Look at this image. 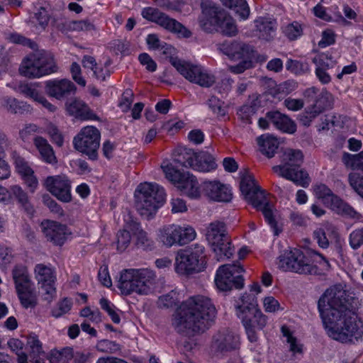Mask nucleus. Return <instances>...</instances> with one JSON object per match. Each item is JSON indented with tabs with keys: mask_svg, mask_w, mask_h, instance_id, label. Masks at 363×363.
I'll use <instances>...</instances> for the list:
<instances>
[{
	"mask_svg": "<svg viewBox=\"0 0 363 363\" xmlns=\"http://www.w3.org/2000/svg\"><path fill=\"white\" fill-rule=\"evenodd\" d=\"M341 285L327 289L318 301V308L329 337L352 343L363 335V323L357 320L356 308Z\"/></svg>",
	"mask_w": 363,
	"mask_h": 363,
	"instance_id": "nucleus-1",
	"label": "nucleus"
},
{
	"mask_svg": "<svg viewBox=\"0 0 363 363\" xmlns=\"http://www.w3.org/2000/svg\"><path fill=\"white\" fill-rule=\"evenodd\" d=\"M216 314L217 310L210 298L203 295L192 296L177 308L172 324L178 333L191 337L208 330Z\"/></svg>",
	"mask_w": 363,
	"mask_h": 363,
	"instance_id": "nucleus-2",
	"label": "nucleus"
},
{
	"mask_svg": "<svg viewBox=\"0 0 363 363\" xmlns=\"http://www.w3.org/2000/svg\"><path fill=\"white\" fill-rule=\"evenodd\" d=\"M201 15L199 18L201 28L207 33L217 31L224 35L234 36L238 33L235 20L223 9L211 1L201 4Z\"/></svg>",
	"mask_w": 363,
	"mask_h": 363,
	"instance_id": "nucleus-3",
	"label": "nucleus"
},
{
	"mask_svg": "<svg viewBox=\"0 0 363 363\" xmlns=\"http://www.w3.org/2000/svg\"><path fill=\"white\" fill-rule=\"evenodd\" d=\"M240 302L235 306L237 315L242 321L248 340L256 342L258 340L257 331L266 326L267 318L257 308L255 296L245 294L240 297Z\"/></svg>",
	"mask_w": 363,
	"mask_h": 363,
	"instance_id": "nucleus-4",
	"label": "nucleus"
},
{
	"mask_svg": "<svg viewBox=\"0 0 363 363\" xmlns=\"http://www.w3.org/2000/svg\"><path fill=\"white\" fill-rule=\"evenodd\" d=\"M240 189L245 199L251 203L257 210L261 211L265 220L271 226L275 235H279L277 222L274 218L273 211L268 201H267L264 192L259 185L252 175L245 174L242 176Z\"/></svg>",
	"mask_w": 363,
	"mask_h": 363,
	"instance_id": "nucleus-5",
	"label": "nucleus"
},
{
	"mask_svg": "<svg viewBox=\"0 0 363 363\" xmlns=\"http://www.w3.org/2000/svg\"><path fill=\"white\" fill-rule=\"evenodd\" d=\"M135 207L147 220L152 218L165 199L164 189L156 183L140 184L135 190Z\"/></svg>",
	"mask_w": 363,
	"mask_h": 363,
	"instance_id": "nucleus-6",
	"label": "nucleus"
},
{
	"mask_svg": "<svg viewBox=\"0 0 363 363\" xmlns=\"http://www.w3.org/2000/svg\"><path fill=\"white\" fill-rule=\"evenodd\" d=\"M303 161V155L301 150L288 149L282 155V164L273 167L272 169L280 177L306 188L309 186L311 179L306 171L299 169Z\"/></svg>",
	"mask_w": 363,
	"mask_h": 363,
	"instance_id": "nucleus-7",
	"label": "nucleus"
},
{
	"mask_svg": "<svg viewBox=\"0 0 363 363\" xmlns=\"http://www.w3.org/2000/svg\"><path fill=\"white\" fill-rule=\"evenodd\" d=\"M57 66L52 53L40 50L29 55L19 68L20 73L29 78H38L55 73Z\"/></svg>",
	"mask_w": 363,
	"mask_h": 363,
	"instance_id": "nucleus-8",
	"label": "nucleus"
},
{
	"mask_svg": "<svg viewBox=\"0 0 363 363\" xmlns=\"http://www.w3.org/2000/svg\"><path fill=\"white\" fill-rule=\"evenodd\" d=\"M204 247L192 245L177 252L175 259V271L182 275L199 273L206 268Z\"/></svg>",
	"mask_w": 363,
	"mask_h": 363,
	"instance_id": "nucleus-9",
	"label": "nucleus"
},
{
	"mask_svg": "<svg viewBox=\"0 0 363 363\" xmlns=\"http://www.w3.org/2000/svg\"><path fill=\"white\" fill-rule=\"evenodd\" d=\"M206 237L218 261H224L233 255L234 247H232L223 223H211L207 228Z\"/></svg>",
	"mask_w": 363,
	"mask_h": 363,
	"instance_id": "nucleus-10",
	"label": "nucleus"
},
{
	"mask_svg": "<svg viewBox=\"0 0 363 363\" xmlns=\"http://www.w3.org/2000/svg\"><path fill=\"white\" fill-rule=\"evenodd\" d=\"M174 162L182 167L203 172H210L217 167L214 157L209 152H196L187 147H182L177 150Z\"/></svg>",
	"mask_w": 363,
	"mask_h": 363,
	"instance_id": "nucleus-11",
	"label": "nucleus"
},
{
	"mask_svg": "<svg viewBox=\"0 0 363 363\" xmlns=\"http://www.w3.org/2000/svg\"><path fill=\"white\" fill-rule=\"evenodd\" d=\"M279 267L300 274H315L317 267L311 264L303 252L296 248L286 250L279 257Z\"/></svg>",
	"mask_w": 363,
	"mask_h": 363,
	"instance_id": "nucleus-12",
	"label": "nucleus"
},
{
	"mask_svg": "<svg viewBox=\"0 0 363 363\" xmlns=\"http://www.w3.org/2000/svg\"><path fill=\"white\" fill-rule=\"evenodd\" d=\"M101 133L94 126L88 125L81 129L73 139L75 150L88 156L90 160L98 159Z\"/></svg>",
	"mask_w": 363,
	"mask_h": 363,
	"instance_id": "nucleus-13",
	"label": "nucleus"
},
{
	"mask_svg": "<svg viewBox=\"0 0 363 363\" xmlns=\"http://www.w3.org/2000/svg\"><path fill=\"white\" fill-rule=\"evenodd\" d=\"M244 272L240 264H223L220 266L216 274L215 283L217 288L222 291H228L233 288L241 289L244 286V279L240 274Z\"/></svg>",
	"mask_w": 363,
	"mask_h": 363,
	"instance_id": "nucleus-14",
	"label": "nucleus"
},
{
	"mask_svg": "<svg viewBox=\"0 0 363 363\" xmlns=\"http://www.w3.org/2000/svg\"><path fill=\"white\" fill-rule=\"evenodd\" d=\"M171 64L187 80L203 87H210L216 82L215 77L200 66L194 65L178 58L171 57Z\"/></svg>",
	"mask_w": 363,
	"mask_h": 363,
	"instance_id": "nucleus-15",
	"label": "nucleus"
},
{
	"mask_svg": "<svg viewBox=\"0 0 363 363\" xmlns=\"http://www.w3.org/2000/svg\"><path fill=\"white\" fill-rule=\"evenodd\" d=\"M195 237L196 232L193 228L174 224L160 228L158 234L160 241L167 247L186 245L193 240Z\"/></svg>",
	"mask_w": 363,
	"mask_h": 363,
	"instance_id": "nucleus-16",
	"label": "nucleus"
},
{
	"mask_svg": "<svg viewBox=\"0 0 363 363\" xmlns=\"http://www.w3.org/2000/svg\"><path fill=\"white\" fill-rule=\"evenodd\" d=\"M166 177L171 182L178 184V188L182 193L191 199L200 197L201 191L196 177L189 172H182L172 165L164 167Z\"/></svg>",
	"mask_w": 363,
	"mask_h": 363,
	"instance_id": "nucleus-17",
	"label": "nucleus"
},
{
	"mask_svg": "<svg viewBox=\"0 0 363 363\" xmlns=\"http://www.w3.org/2000/svg\"><path fill=\"white\" fill-rule=\"evenodd\" d=\"M142 16L144 18L155 22L171 32L177 33L179 36L189 38L191 31L175 19L169 18L167 14L162 13L159 9L147 7L143 9Z\"/></svg>",
	"mask_w": 363,
	"mask_h": 363,
	"instance_id": "nucleus-18",
	"label": "nucleus"
},
{
	"mask_svg": "<svg viewBox=\"0 0 363 363\" xmlns=\"http://www.w3.org/2000/svg\"><path fill=\"white\" fill-rule=\"evenodd\" d=\"M45 186L60 201L62 202H69L71 201V185L69 181L65 177H48L45 181Z\"/></svg>",
	"mask_w": 363,
	"mask_h": 363,
	"instance_id": "nucleus-19",
	"label": "nucleus"
},
{
	"mask_svg": "<svg viewBox=\"0 0 363 363\" xmlns=\"http://www.w3.org/2000/svg\"><path fill=\"white\" fill-rule=\"evenodd\" d=\"M42 232L48 241L56 245H62L71 232L67 225L57 221L46 220L41 223Z\"/></svg>",
	"mask_w": 363,
	"mask_h": 363,
	"instance_id": "nucleus-20",
	"label": "nucleus"
},
{
	"mask_svg": "<svg viewBox=\"0 0 363 363\" xmlns=\"http://www.w3.org/2000/svg\"><path fill=\"white\" fill-rule=\"evenodd\" d=\"M76 89L74 84L67 79L48 80L45 86V93L58 100L74 94Z\"/></svg>",
	"mask_w": 363,
	"mask_h": 363,
	"instance_id": "nucleus-21",
	"label": "nucleus"
},
{
	"mask_svg": "<svg viewBox=\"0 0 363 363\" xmlns=\"http://www.w3.org/2000/svg\"><path fill=\"white\" fill-rule=\"evenodd\" d=\"M219 50L232 60L250 58L253 52L252 47L236 40H226L219 45Z\"/></svg>",
	"mask_w": 363,
	"mask_h": 363,
	"instance_id": "nucleus-22",
	"label": "nucleus"
},
{
	"mask_svg": "<svg viewBox=\"0 0 363 363\" xmlns=\"http://www.w3.org/2000/svg\"><path fill=\"white\" fill-rule=\"evenodd\" d=\"M201 186L204 195L211 200L218 202H228L232 199L230 189L219 182L206 181Z\"/></svg>",
	"mask_w": 363,
	"mask_h": 363,
	"instance_id": "nucleus-23",
	"label": "nucleus"
},
{
	"mask_svg": "<svg viewBox=\"0 0 363 363\" xmlns=\"http://www.w3.org/2000/svg\"><path fill=\"white\" fill-rule=\"evenodd\" d=\"M312 62L316 66L315 73L319 82L323 84L330 83L331 77L328 71L334 67L336 60L329 53L322 52L314 57Z\"/></svg>",
	"mask_w": 363,
	"mask_h": 363,
	"instance_id": "nucleus-24",
	"label": "nucleus"
},
{
	"mask_svg": "<svg viewBox=\"0 0 363 363\" xmlns=\"http://www.w3.org/2000/svg\"><path fill=\"white\" fill-rule=\"evenodd\" d=\"M137 289L136 294L139 295H147L152 293L156 284V274L149 269H136Z\"/></svg>",
	"mask_w": 363,
	"mask_h": 363,
	"instance_id": "nucleus-25",
	"label": "nucleus"
},
{
	"mask_svg": "<svg viewBox=\"0 0 363 363\" xmlns=\"http://www.w3.org/2000/svg\"><path fill=\"white\" fill-rule=\"evenodd\" d=\"M66 108L69 115L81 120H99V117L83 101L74 99L66 103Z\"/></svg>",
	"mask_w": 363,
	"mask_h": 363,
	"instance_id": "nucleus-26",
	"label": "nucleus"
},
{
	"mask_svg": "<svg viewBox=\"0 0 363 363\" xmlns=\"http://www.w3.org/2000/svg\"><path fill=\"white\" fill-rule=\"evenodd\" d=\"M214 346L221 352H230L239 348V336L230 331L219 333L214 337Z\"/></svg>",
	"mask_w": 363,
	"mask_h": 363,
	"instance_id": "nucleus-27",
	"label": "nucleus"
},
{
	"mask_svg": "<svg viewBox=\"0 0 363 363\" xmlns=\"http://www.w3.org/2000/svg\"><path fill=\"white\" fill-rule=\"evenodd\" d=\"M267 117L277 129L282 132L292 134L296 130L295 123L286 115L278 111L267 112Z\"/></svg>",
	"mask_w": 363,
	"mask_h": 363,
	"instance_id": "nucleus-28",
	"label": "nucleus"
},
{
	"mask_svg": "<svg viewBox=\"0 0 363 363\" xmlns=\"http://www.w3.org/2000/svg\"><path fill=\"white\" fill-rule=\"evenodd\" d=\"M136 269H124L121 273L118 287L123 295H130L136 293L137 274Z\"/></svg>",
	"mask_w": 363,
	"mask_h": 363,
	"instance_id": "nucleus-29",
	"label": "nucleus"
},
{
	"mask_svg": "<svg viewBox=\"0 0 363 363\" xmlns=\"http://www.w3.org/2000/svg\"><path fill=\"white\" fill-rule=\"evenodd\" d=\"M10 192L11 195L16 201L21 210L30 216L34 214V206L31 203L28 194L20 186H11L10 187Z\"/></svg>",
	"mask_w": 363,
	"mask_h": 363,
	"instance_id": "nucleus-30",
	"label": "nucleus"
},
{
	"mask_svg": "<svg viewBox=\"0 0 363 363\" xmlns=\"http://www.w3.org/2000/svg\"><path fill=\"white\" fill-rule=\"evenodd\" d=\"M325 204L330 206L333 211L337 213L349 216L352 218H360L359 213L335 194L329 198L328 202H325Z\"/></svg>",
	"mask_w": 363,
	"mask_h": 363,
	"instance_id": "nucleus-31",
	"label": "nucleus"
},
{
	"mask_svg": "<svg viewBox=\"0 0 363 363\" xmlns=\"http://www.w3.org/2000/svg\"><path fill=\"white\" fill-rule=\"evenodd\" d=\"M257 142L259 151L268 158L274 156L279 146L277 138L268 133L259 136L257 138Z\"/></svg>",
	"mask_w": 363,
	"mask_h": 363,
	"instance_id": "nucleus-32",
	"label": "nucleus"
},
{
	"mask_svg": "<svg viewBox=\"0 0 363 363\" xmlns=\"http://www.w3.org/2000/svg\"><path fill=\"white\" fill-rule=\"evenodd\" d=\"M256 30L260 39L270 41L274 38L276 30V22L266 18L259 17L255 21Z\"/></svg>",
	"mask_w": 363,
	"mask_h": 363,
	"instance_id": "nucleus-33",
	"label": "nucleus"
},
{
	"mask_svg": "<svg viewBox=\"0 0 363 363\" xmlns=\"http://www.w3.org/2000/svg\"><path fill=\"white\" fill-rule=\"evenodd\" d=\"M12 277L16 291L33 286L27 268L23 265H16L12 270Z\"/></svg>",
	"mask_w": 363,
	"mask_h": 363,
	"instance_id": "nucleus-34",
	"label": "nucleus"
},
{
	"mask_svg": "<svg viewBox=\"0 0 363 363\" xmlns=\"http://www.w3.org/2000/svg\"><path fill=\"white\" fill-rule=\"evenodd\" d=\"M223 5L237 14L240 19L246 20L250 16V7L246 0H222Z\"/></svg>",
	"mask_w": 363,
	"mask_h": 363,
	"instance_id": "nucleus-35",
	"label": "nucleus"
},
{
	"mask_svg": "<svg viewBox=\"0 0 363 363\" xmlns=\"http://www.w3.org/2000/svg\"><path fill=\"white\" fill-rule=\"evenodd\" d=\"M34 144L45 162L50 164L56 162V157L52 147L50 144H48L47 140L43 137L38 136L35 138Z\"/></svg>",
	"mask_w": 363,
	"mask_h": 363,
	"instance_id": "nucleus-36",
	"label": "nucleus"
},
{
	"mask_svg": "<svg viewBox=\"0 0 363 363\" xmlns=\"http://www.w3.org/2000/svg\"><path fill=\"white\" fill-rule=\"evenodd\" d=\"M18 297L23 308H33L38 304V298L35 289L33 286L26 289L16 291Z\"/></svg>",
	"mask_w": 363,
	"mask_h": 363,
	"instance_id": "nucleus-37",
	"label": "nucleus"
},
{
	"mask_svg": "<svg viewBox=\"0 0 363 363\" xmlns=\"http://www.w3.org/2000/svg\"><path fill=\"white\" fill-rule=\"evenodd\" d=\"M2 106L9 113L17 114L28 111L29 105L23 101H19L15 98L5 96L2 99Z\"/></svg>",
	"mask_w": 363,
	"mask_h": 363,
	"instance_id": "nucleus-38",
	"label": "nucleus"
},
{
	"mask_svg": "<svg viewBox=\"0 0 363 363\" xmlns=\"http://www.w3.org/2000/svg\"><path fill=\"white\" fill-rule=\"evenodd\" d=\"M35 273L38 285L45 283L55 282L56 278L54 275L53 270L43 264H38L35 266Z\"/></svg>",
	"mask_w": 363,
	"mask_h": 363,
	"instance_id": "nucleus-39",
	"label": "nucleus"
},
{
	"mask_svg": "<svg viewBox=\"0 0 363 363\" xmlns=\"http://www.w3.org/2000/svg\"><path fill=\"white\" fill-rule=\"evenodd\" d=\"M331 106V94L326 90L323 91L314 101V103L310 106L314 113L318 115L327 108Z\"/></svg>",
	"mask_w": 363,
	"mask_h": 363,
	"instance_id": "nucleus-40",
	"label": "nucleus"
},
{
	"mask_svg": "<svg viewBox=\"0 0 363 363\" xmlns=\"http://www.w3.org/2000/svg\"><path fill=\"white\" fill-rule=\"evenodd\" d=\"M18 172L22 175L24 182L30 189V191L33 193L38 185V179L34 175V172L27 165L18 167Z\"/></svg>",
	"mask_w": 363,
	"mask_h": 363,
	"instance_id": "nucleus-41",
	"label": "nucleus"
},
{
	"mask_svg": "<svg viewBox=\"0 0 363 363\" xmlns=\"http://www.w3.org/2000/svg\"><path fill=\"white\" fill-rule=\"evenodd\" d=\"M343 161L346 166L352 169L361 170L363 172V150L356 155L345 153Z\"/></svg>",
	"mask_w": 363,
	"mask_h": 363,
	"instance_id": "nucleus-42",
	"label": "nucleus"
},
{
	"mask_svg": "<svg viewBox=\"0 0 363 363\" xmlns=\"http://www.w3.org/2000/svg\"><path fill=\"white\" fill-rule=\"evenodd\" d=\"M27 345L29 347V357L37 358V357L45 356L42 344L35 335H30L27 339Z\"/></svg>",
	"mask_w": 363,
	"mask_h": 363,
	"instance_id": "nucleus-43",
	"label": "nucleus"
},
{
	"mask_svg": "<svg viewBox=\"0 0 363 363\" xmlns=\"http://www.w3.org/2000/svg\"><path fill=\"white\" fill-rule=\"evenodd\" d=\"M286 69L295 74H303L308 72L310 70L308 62L291 59L287 60Z\"/></svg>",
	"mask_w": 363,
	"mask_h": 363,
	"instance_id": "nucleus-44",
	"label": "nucleus"
},
{
	"mask_svg": "<svg viewBox=\"0 0 363 363\" xmlns=\"http://www.w3.org/2000/svg\"><path fill=\"white\" fill-rule=\"evenodd\" d=\"M282 29L284 35L290 40L297 39L303 33L301 25L297 21L287 24Z\"/></svg>",
	"mask_w": 363,
	"mask_h": 363,
	"instance_id": "nucleus-45",
	"label": "nucleus"
},
{
	"mask_svg": "<svg viewBox=\"0 0 363 363\" xmlns=\"http://www.w3.org/2000/svg\"><path fill=\"white\" fill-rule=\"evenodd\" d=\"M348 182L352 189L363 199V175L351 172L348 174Z\"/></svg>",
	"mask_w": 363,
	"mask_h": 363,
	"instance_id": "nucleus-46",
	"label": "nucleus"
},
{
	"mask_svg": "<svg viewBox=\"0 0 363 363\" xmlns=\"http://www.w3.org/2000/svg\"><path fill=\"white\" fill-rule=\"evenodd\" d=\"M207 105L213 113L218 116H225L227 113V107L224 106V102L218 98L212 96L207 101Z\"/></svg>",
	"mask_w": 363,
	"mask_h": 363,
	"instance_id": "nucleus-47",
	"label": "nucleus"
},
{
	"mask_svg": "<svg viewBox=\"0 0 363 363\" xmlns=\"http://www.w3.org/2000/svg\"><path fill=\"white\" fill-rule=\"evenodd\" d=\"M36 84H21L18 86V91L25 96L37 101L41 94L36 89Z\"/></svg>",
	"mask_w": 363,
	"mask_h": 363,
	"instance_id": "nucleus-48",
	"label": "nucleus"
},
{
	"mask_svg": "<svg viewBox=\"0 0 363 363\" xmlns=\"http://www.w3.org/2000/svg\"><path fill=\"white\" fill-rule=\"evenodd\" d=\"M257 111L255 105L245 104L242 106L238 111V117L246 123H251V117Z\"/></svg>",
	"mask_w": 363,
	"mask_h": 363,
	"instance_id": "nucleus-49",
	"label": "nucleus"
},
{
	"mask_svg": "<svg viewBox=\"0 0 363 363\" xmlns=\"http://www.w3.org/2000/svg\"><path fill=\"white\" fill-rule=\"evenodd\" d=\"M96 347L99 351L107 353H114L121 350V347L118 343L108 340L98 341Z\"/></svg>",
	"mask_w": 363,
	"mask_h": 363,
	"instance_id": "nucleus-50",
	"label": "nucleus"
},
{
	"mask_svg": "<svg viewBox=\"0 0 363 363\" xmlns=\"http://www.w3.org/2000/svg\"><path fill=\"white\" fill-rule=\"evenodd\" d=\"M131 236L126 229L121 230L117 233V250L123 252L130 243Z\"/></svg>",
	"mask_w": 363,
	"mask_h": 363,
	"instance_id": "nucleus-51",
	"label": "nucleus"
},
{
	"mask_svg": "<svg viewBox=\"0 0 363 363\" xmlns=\"http://www.w3.org/2000/svg\"><path fill=\"white\" fill-rule=\"evenodd\" d=\"M349 244L353 250L363 245V227L354 230L349 236Z\"/></svg>",
	"mask_w": 363,
	"mask_h": 363,
	"instance_id": "nucleus-52",
	"label": "nucleus"
},
{
	"mask_svg": "<svg viewBox=\"0 0 363 363\" xmlns=\"http://www.w3.org/2000/svg\"><path fill=\"white\" fill-rule=\"evenodd\" d=\"M72 303L70 299L65 298L59 302L57 307L52 311V315L55 318H60L64 314L68 313L72 308Z\"/></svg>",
	"mask_w": 363,
	"mask_h": 363,
	"instance_id": "nucleus-53",
	"label": "nucleus"
},
{
	"mask_svg": "<svg viewBox=\"0 0 363 363\" xmlns=\"http://www.w3.org/2000/svg\"><path fill=\"white\" fill-rule=\"evenodd\" d=\"M70 357L69 350L65 349L62 351H52L49 359L50 363H67Z\"/></svg>",
	"mask_w": 363,
	"mask_h": 363,
	"instance_id": "nucleus-54",
	"label": "nucleus"
},
{
	"mask_svg": "<svg viewBox=\"0 0 363 363\" xmlns=\"http://www.w3.org/2000/svg\"><path fill=\"white\" fill-rule=\"evenodd\" d=\"M184 4L182 0H157V6L167 11H181Z\"/></svg>",
	"mask_w": 363,
	"mask_h": 363,
	"instance_id": "nucleus-55",
	"label": "nucleus"
},
{
	"mask_svg": "<svg viewBox=\"0 0 363 363\" xmlns=\"http://www.w3.org/2000/svg\"><path fill=\"white\" fill-rule=\"evenodd\" d=\"M50 16L48 12L44 7H40L38 11L34 13V16L32 17L33 21L38 22V25L43 28L45 29L48 24Z\"/></svg>",
	"mask_w": 363,
	"mask_h": 363,
	"instance_id": "nucleus-56",
	"label": "nucleus"
},
{
	"mask_svg": "<svg viewBox=\"0 0 363 363\" xmlns=\"http://www.w3.org/2000/svg\"><path fill=\"white\" fill-rule=\"evenodd\" d=\"M135 236L136 238V245L138 247L144 250L152 248L153 241L148 237L147 233L145 230H140Z\"/></svg>",
	"mask_w": 363,
	"mask_h": 363,
	"instance_id": "nucleus-57",
	"label": "nucleus"
},
{
	"mask_svg": "<svg viewBox=\"0 0 363 363\" xmlns=\"http://www.w3.org/2000/svg\"><path fill=\"white\" fill-rule=\"evenodd\" d=\"M43 291V299L50 303L56 296V288L55 283H45L39 285Z\"/></svg>",
	"mask_w": 363,
	"mask_h": 363,
	"instance_id": "nucleus-58",
	"label": "nucleus"
},
{
	"mask_svg": "<svg viewBox=\"0 0 363 363\" xmlns=\"http://www.w3.org/2000/svg\"><path fill=\"white\" fill-rule=\"evenodd\" d=\"M70 21H68L63 16H54L52 18L51 23L62 33H67L70 31Z\"/></svg>",
	"mask_w": 363,
	"mask_h": 363,
	"instance_id": "nucleus-59",
	"label": "nucleus"
},
{
	"mask_svg": "<svg viewBox=\"0 0 363 363\" xmlns=\"http://www.w3.org/2000/svg\"><path fill=\"white\" fill-rule=\"evenodd\" d=\"M99 303L103 310L106 311L114 323H119L121 318L118 313L111 308L110 302L105 298L100 299Z\"/></svg>",
	"mask_w": 363,
	"mask_h": 363,
	"instance_id": "nucleus-60",
	"label": "nucleus"
},
{
	"mask_svg": "<svg viewBox=\"0 0 363 363\" xmlns=\"http://www.w3.org/2000/svg\"><path fill=\"white\" fill-rule=\"evenodd\" d=\"M252 61L249 58L241 59L238 65L229 66L228 70L234 74H241L252 67Z\"/></svg>",
	"mask_w": 363,
	"mask_h": 363,
	"instance_id": "nucleus-61",
	"label": "nucleus"
},
{
	"mask_svg": "<svg viewBox=\"0 0 363 363\" xmlns=\"http://www.w3.org/2000/svg\"><path fill=\"white\" fill-rule=\"evenodd\" d=\"M315 192L317 196L321 199L324 203L328 202L329 198L334 194L331 189L323 184L318 185L315 189Z\"/></svg>",
	"mask_w": 363,
	"mask_h": 363,
	"instance_id": "nucleus-62",
	"label": "nucleus"
},
{
	"mask_svg": "<svg viewBox=\"0 0 363 363\" xmlns=\"http://www.w3.org/2000/svg\"><path fill=\"white\" fill-rule=\"evenodd\" d=\"M11 250L6 247L0 246V267L6 268L12 261Z\"/></svg>",
	"mask_w": 363,
	"mask_h": 363,
	"instance_id": "nucleus-63",
	"label": "nucleus"
},
{
	"mask_svg": "<svg viewBox=\"0 0 363 363\" xmlns=\"http://www.w3.org/2000/svg\"><path fill=\"white\" fill-rule=\"evenodd\" d=\"M317 113H314V110H313L311 107H308L306 109L305 112L300 114L298 116V120L300 123L304 126H309L311 122L318 116Z\"/></svg>",
	"mask_w": 363,
	"mask_h": 363,
	"instance_id": "nucleus-64",
	"label": "nucleus"
}]
</instances>
